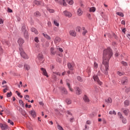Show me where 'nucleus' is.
<instances>
[{
  "mask_svg": "<svg viewBox=\"0 0 130 130\" xmlns=\"http://www.w3.org/2000/svg\"><path fill=\"white\" fill-rule=\"evenodd\" d=\"M117 75H118L119 76H123V72H120V71H118V72H117Z\"/></svg>",
  "mask_w": 130,
  "mask_h": 130,
  "instance_id": "nucleus-39",
  "label": "nucleus"
},
{
  "mask_svg": "<svg viewBox=\"0 0 130 130\" xmlns=\"http://www.w3.org/2000/svg\"><path fill=\"white\" fill-rule=\"evenodd\" d=\"M24 69H25V70H26V71H29V70H30V66L25 64L24 66Z\"/></svg>",
  "mask_w": 130,
  "mask_h": 130,
  "instance_id": "nucleus-22",
  "label": "nucleus"
},
{
  "mask_svg": "<svg viewBox=\"0 0 130 130\" xmlns=\"http://www.w3.org/2000/svg\"><path fill=\"white\" fill-rule=\"evenodd\" d=\"M122 122H123V123H126V119L123 118V119L122 120Z\"/></svg>",
  "mask_w": 130,
  "mask_h": 130,
  "instance_id": "nucleus-53",
  "label": "nucleus"
},
{
  "mask_svg": "<svg viewBox=\"0 0 130 130\" xmlns=\"http://www.w3.org/2000/svg\"><path fill=\"white\" fill-rule=\"evenodd\" d=\"M29 113L33 117H35V116H36V112L34 110L29 111Z\"/></svg>",
  "mask_w": 130,
  "mask_h": 130,
  "instance_id": "nucleus-17",
  "label": "nucleus"
},
{
  "mask_svg": "<svg viewBox=\"0 0 130 130\" xmlns=\"http://www.w3.org/2000/svg\"><path fill=\"white\" fill-rule=\"evenodd\" d=\"M82 30H83L82 32V35H83V36H85V35H86V34L88 33V30H86V28L84 27H82Z\"/></svg>",
  "mask_w": 130,
  "mask_h": 130,
  "instance_id": "nucleus-19",
  "label": "nucleus"
},
{
  "mask_svg": "<svg viewBox=\"0 0 130 130\" xmlns=\"http://www.w3.org/2000/svg\"><path fill=\"white\" fill-rule=\"evenodd\" d=\"M86 124H91V121H90L89 120H87L86 121Z\"/></svg>",
  "mask_w": 130,
  "mask_h": 130,
  "instance_id": "nucleus-58",
  "label": "nucleus"
},
{
  "mask_svg": "<svg viewBox=\"0 0 130 130\" xmlns=\"http://www.w3.org/2000/svg\"><path fill=\"white\" fill-rule=\"evenodd\" d=\"M124 104L125 106H129V101L128 100H126L124 102Z\"/></svg>",
  "mask_w": 130,
  "mask_h": 130,
  "instance_id": "nucleus-27",
  "label": "nucleus"
},
{
  "mask_svg": "<svg viewBox=\"0 0 130 130\" xmlns=\"http://www.w3.org/2000/svg\"><path fill=\"white\" fill-rule=\"evenodd\" d=\"M42 34H43V36H44L45 37V38H46L47 39H48V40H50L51 38L49 36H48L47 34H45L44 33H43Z\"/></svg>",
  "mask_w": 130,
  "mask_h": 130,
  "instance_id": "nucleus-25",
  "label": "nucleus"
},
{
  "mask_svg": "<svg viewBox=\"0 0 130 130\" xmlns=\"http://www.w3.org/2000/svg\"><path fill=\"white\" fill-rule=\"evenodd\" d=\"M61 93H62V94H64L65 95H67V94H68V90H67L66 88L61 87Z\"/></svg>",
  "mask_w": 130,
  "mask_h": 130,
  "instance_id": "nucleus-15",
  "label": "nucleus"
},
{
  "mask_svg": "<svg viewBox=\"0 0 130 130\" xmlns=\"http://www.w3.org/2000/svg\"><path fill=\"white\" fill-rule=\"evenodd\" d=\"M57 128H58L59 130H63V128H62V127L60 126V125H59L58 123H57Z\"/></svg>",
  "mask_w": 130,
  "mask_h": 130,
  "instance_id": "nucleus-32",
  "label": "nucleus"
},
{
  "mask_svg": "<svg viewBox=\"0 0 130 130\" xmlns=\"http://www.w3.org/2000/svg\"><path fill=\"white\" fill-rule=\"evenodd\" d=\"M109 114H114V115H116V112L115 111H110L109 112Z\"/></svg>",
  "mask_w": 130,
  "mask_h": 130,
  "instance_id": "nucleus-36",
  "label": "nucleus"
},
{
  "mask_svg": "<svg viewBox=\"0 0 130 130\" xmlns=\"http://www.w3.org/2000/svg\"><path fill=\"white\" fill-rule=\"evenodd\" d=\"M55 2L64 7H67V3H66V2L68 3L69 5H70V6H72V5L74 4V1H73V0H55Z\"/></svg>",
  "mask_w": 130,
  "mask_h": 130,
  "instance_id": "nucleus-2",
  "label": "nucleus"
},
{
  "mask_svg": "<svg viewBox=\"0 0 130 130\" xmlns=\"http://www.w3.org/2000/svg\"><path fill=\"white\" fill-rule=\"evenodd\" d=\"M121 23L122 25H125V21L124 20H122Z\"/></svg>",
  "mask_w": 130,
  "mask_h": 130,
  "instance_id": "nucleus-57",
  "label": "nucleus"
},
{
  "mask_svg": "<svg viewBox=\"0 0 130 130\" xmlns=\"http://www.w3.org/2000/svg\"><path fill=\"white\" fill-rule=\"evenodd\" d=\"M77 80H78V81H79V82H83V79L80 76L77 77Z\"/></svg>",
  "mask_w": 130,
  "mask_h": 130,
  "instance_id": "nucleus-40",
  "label": "nucleus"
},
{
  "mask_svg": "<svg viewBox=\"0 0 130 130\" xmlns=\"http://www.w3.org/2000/svg\"><path fill=\"white\" fill-rule=\"evenodd\" d=\"M4 23V21H3V19H0V24H3Z\"/></svg>",
  "mask_w": 130,
  "mask_h": 130,
  "instance_id": "nucleus-61",
  "label": "nucleus"
},
{
  "mask_svg": "<svg viewBox=\"0 0 130 130\" xmlns=\"http://www.w3.org/2000/svg\"><path fill=\"white\" fill-rule=\"evenodd\" d=\"M54 24L55 26H56L57 27L59 26V23H58V22H57V20H54Z\"/></svg>",
  "mask_w": 130,
  "mask_h": 130,
  "instance_id": "nucleus-33",
  "label": "nucleus"
},
{
  "mask_svg": "<svg viewBox=\"0 0 130 130\" xmlns=\"http://www.w3.org/2000/svg\"><path fill=\"white\" fill-rule=\"evenodd\" d=\"M128 112H129V110H128V109H126L123 111V113H124L125 115H127L128 114Z\"/></svg>",
  "mask_w": 130,
  "mask_h": 130,
  "instance_id": "nucleus-35",
  "label": "nucleus"
},
{
  "mask_svg": "<svg viewBox=\"0 0 130 130\" xmlns=\"http://www.w3.org/2000/svg\"><path fill=\"white\" fill-rule=\"evenodd\" d=\"M87 72L89 73H91V68L90 67H88L87 69Z\"/></svg>",
  "mask_w": 130,
  "mask_h": 130,
  "instance_id": "nucleus-47",
  "label": "nucleus"
},
{
  "mask_svg": "<svg viewBox=\"0 0 130 130\" xmlns=\"http://www.w3.org/2000/svg\"><path fill=\"white\" fill-rule=\"evenodd\" d=\"M118 115L120 117V118H122V115H121V113L118 112Z\"/></svg>",
  "mask_w": 130,
  "mask_h": 130,
  "instance_id": "nucleus-49",
  "label": "nucleus"
},
{
  "mask_svg": "<svg viewBox=\"0 0 130 130\" xmlns=\"http://www.w3.org/2000/svg\"><path fill=\"white\" fill-rule=\"evenodd\" d=\"M106 102H107V103H112V99L111 98H109L108 99L106 100Z\"/></svg>",
  "mask_w": 130,
  "mask_h": 130,
  "instance_id": "nucleus-26",
  "label": "nucleus"
},
{
  "mask_svg": "<svg viewBox=\"0 0 130 130\" xmlns=\"http://www.w3.org/2000/svg\"><path fill=\"white\" fill-rule=\"evenodd\" d=\"M96 11V8L94 7L89 8V12L94 13Z\"/></svg>",
  "mask_w": 130,
  "mask_h": 130,
  "instance_id": "nucleus-23",
  "label": "nucleus"
},
{
  "mask_svg": "<svg viewBox=\"0 0 130 130\" xmlns=\"http://www.w3.org/2000/svg\"><path fill=\"white\" fill-rule=\"evenodd\" d=\"M34 15L36 17H40V16H41V14L40 13V12L38 11H37L36 12H35Z\"/></svg>",
  "mask_w": 130,
  "mask_h": 130,
  "instance_id": "nucleus-28",
  "label": "nucleus"
},
{
  "mask_svg": "<svg viewBox=\"0 0 130 130\" xmlns=\"http://www.w3.org/2000/svg\"><path fill=\"white\" fill-rule=\"evenodd\" d=\"M57 50H59L60 52H62L63 50H62V48H57Z\"/></svg>",
  "mask_w": 130,
  "mask_h": 130,
  "instance_id": "nucleus-48",
  "label": "nucleus"
},
{
  "mask_svg": "<svg viewBox=\"0 0 130 130\" xmlns=\"http://www.w3.org/2000/svg\"><path fill=\"white\" fill-rule=\"evenodd\" d=\"M7 96V97H11L12 96V92H8Z\"/></svg>",
  "mask_w": 130,
  "mask_h": 130,
  "instance_id": "nucleus-45",
  "label": "nucleus"
},
{
  "mask_svg": "<svg viewBox=\"0 0 130 130\" xmlns=\"http://www.w3.org/2000/svg\"><path fill=\"white\" fill-rule=\"evenodd\" d=\"M19 102L20 104H23V101H22V100H19Z\"/></svg>",
  "mask_w": 130,
  "mask_h": 130,
  "instance_id": "nucleus-64",
  "label": "nucleus"
},
{
  "mask_svg": "<svg viewBox=\"0 0 130 130\" xmlns=\"http://www.w3.org/2000/svg\"><path fill=\"white\" fill-rule=\"evenodd\" d=\"M21 30L22 31V32H26V31H27V29H26V26L25 25L22 26L21 28Z\"/></svg>",
  "mask_w": 130,
  "mask_h": 130,
  "instance_id": "nucleus-30",
  "label": "nucleus"
},
{
  "mask_svg": "<svg viewBox=\"0 0 130 130\" xmlns=\"http://www.w3.org/2000/svg\"><path fill=\"white\" fill-rule=\"evenodd\" d=\"M61 41V40L60 39V38L56 37L54 40V42L56 44L59 43Z\"/></svg>",
  "mask_w": 130,
  "mask_h": 130,
  "instance_id": "nucleus-18",
  "label": "nucleus"
},
{
  "mask_svg": "<svg viewBox=\"0 0 130 130\" xmlns=\"http://www.w3.org/2000/svg\"><path fill=\"white\" fill-rule=\"evenodd\" d=\"M47 10L49 12V13H54V10L53 9H50L49 8H48Z\"/></svg>",
  "mask_w": 130,
  "mask_h": 130,
  "instance_id": "nucleus-41",
  "label": "nucleus"
},
{
  "mask_svg": "<svg viewBox=\"0 0 130 130\" xmlns=\"http://www.w3.org/2000/svg\"><path fill=\"white\" fill-rule=\"evenodd\" d=\"M35 42H37V43H38V42H39V39L38 38V37H36L35 38Z\"/></svg>",
  "mask_w": 130,
  "mask_h": 130,
  "instance_id": "nucleus-43",
  "label": "nucleus"
},
{
  "mask_svg": "<svg viewBox=\"0 0 130 130\" xmlns=\"http://www.w3.org/2000/svg\"><path fill=\"white\" fill-rule=\"evenodd\" d=\"M23 33L25 38H28L29 37V34H28L27 30L24 31Z\"/></svg>",
  "mask_w": 130,
  "mask_h": 130,
  "instance_id": "nucleus-20",
  "label": "nucleus"
},
{
  "mask_svg": "<svg viewBox=\"0 0 130 130\" xmlns=\"http://www.w3.org/2000/svg\"><path fill=\"white\" fill-rule=\"evenodd\" d=\"M0 127L2 130H7L9 128V126L6 124L0 123Z\"/></svg>",
  "mask_w": 130,
  "mask_h": 130,
  "instance_id": "nucleus-7",
  "label": "nucleus"
},
{
  "mask_svg": "<svg viewBox=\"0 0 130 130\" xmlns=\"http://www.w3.org/2000/svg\"><path fill=\"white\" fill-rule=\"evenodd\" d=\"M52 78L53 79H56V74L55 73H53Z\"/></svg>",
  "mask_w": 130,
  "mask_h": 130,
  "instance_id": "nucleus-46",
  "label": "nucleus"
},
{
  "mask_svg": "<svg viewBox=\"0 0 130 130\" xmlns=\"http://www.w3.org/2000/svg\"><path fill=\"white\" fill-rule=\"evenodd\" d=\"M74 120H75V119L73 118V117H71L70 119V121L71 122H73L74 121Z\"/></svg>",
  "mask_w": 130,
  "mask_h": 130,
  "instance_id": "nucleus-50",
  "label": "nucleus"
},
{
  "mask_svg": "<svg viewBox=\"0 0 130 130\" xmlns=\"http://www.w3.org/2000/svg\"><path fill=\"white\" fill-rule=\"evenodd\" d=\"M66 103L68 105L72 104V101L71 100L68 99L66 100Z\"/></svg>",
  "mask_w": 130,
  "mask_h": 130,
  "instance_id": "nucleus-38",
  "label": "nucleus"
},
{
  "mask_svg": "<svg viewBox=\"0 0 130 130\" xmlns=\"http://www.w3.org/2000/svg\"><path fill=\"white\" fill-rule=\"evenodd\" d=\"M24 41L23 39L20 38L18 40V43L19 45V46H22L23 45V43H24Z\"/></svg>",
  "mask_w": 130,
  "mask_h": 130,
  "instance_id": "nucleus-11",
  "label": "nucleus"
},
{
  "mask_svg": "<svg viewBox=\"0 0 130 130\" xmlns=\"http://www.w3.org/2000/svg\"><path fill=\"white\" fill-rule=\"evenodd\" d=\"M41 71L43 72V74L44 76H45L47 77V78H48V74H47V72H46V70H45V69L42 68H41Z\"/></svg>",
  "mask_w": 130,
  "mask_h": 130,
  "instance_id": "nucleus-8",
  "label": "nucleus"
},
{
  "mask_svg": "<svg viewBox=\"0 0 130 130\" xmlns=\"http://www.w3.org/2000/svg\"><path fill=\"white\" fill-rule=\"evenodd\" d=\"M68 69H69L71 71H73L74 70V65L71 63H68Z\"/></svg>",
  "mask_w": 130,
  "mask_h": 130,
  "instance_id": "nucleus-16",
  "label": "nucleus"
},
{
  "mask_svg": "<svg viewBox=\"0 0 130 130\" xmlns=\"http://www.w3.org/2000/svg\"><path fill=\"white\" fill-rule=\"evenodd\" d=\"M19 51L20 52V55H21L22 57H23V58H24V59H28V58H29V56L26 54V53H25L23 50V48H19Z\"/></svg>",
  "mask_w": 130,
  "mask_h": 130,
  "instance_id": "nucleus-3",
  "label": "nucleus"
},
{
  "mask_svg": "<svg viewBox=\"0 0 130 130\" xmlns=\"http://www.w3.org/2000/svg\"><path fill=\"white\" fill-rule=\"evenodd\" d=\"M93 78L94 81H95V82H97L99 85H100L101 86V85H102V82L100 81V80H99V78H98V76L97 75H94L93 77Z\"/></svg>",
  "mask_w": 130,
  "mask_h": 130,
  "instance_id": "nucleus-5",
  "label": "nucleus"
},
{
  "mask_svg": "<svg viewBox=\"0 0 130 130\" xmlns=\"http://www.w3.org/2000/svg\"><path fill=\"white\" fill-rule=\"evenodd\" d=\"M47 25H48V27H51V22L48 21V23H47Z\"/></svg>",
  "mask_w": 130,
  "mask_h": 130,
  "instance_id": "nucleus-55",
  "label": "nucleus"
},
{
  "mask_svg": "<svg viewBox=\"0 0 130 130\" xmlns=\"http://www.w3.org/2000/svg\"><path fill=\"white\" fill-rule=\"evenodd\" d=\"M121 63L122 64H123V66H124L125 67H126V66H127V63H126V62L122 61Z\"/></svg>",
  "mask_w": 130,
  "mask_h": 130,
  "instance_id": "nucleus-44",
  "label": "nucleus"
},
{
  "mask_svg": "<svg viewBox=\"0 0 130 130\" xmlns=\"http://www.w3.org/2000/svg\"><path fill=\"white\" fill-rule=\"evenodd\" d=\"M30 31L31 32H33L34 33H35V34H36L37 35H38V30H37V29L34 27H31L30 28Z\"/></svg>",
  "mask_w": 130,
  "mask_h": 130,
  "instance_id": "nucleus-14",
  "label": "nucleus"
},
{
  "mask_svg": "<svg viewBox=\"0 0 130 130\" xmlns=\"http://www.w3.org/2000/svg\"><path fill=\"white\" fill-rule=\"evenodd\" d=\"M76 89V94H77V95H80V94L82 93V91L79 87H77Z\"/></svg>",
  "mask_w": 130,
  "mask_h": 130,
  "instance_id": "nucleus-21",
  "label": "nucleus"
},
{
  "mask_svg": "<svg viewBox=\"0 0 130 130\" xmlns=\"http://www.w3.org/2000/svg\"><path fill=\"white\" fill-rule=\"evenodd\" d=\"M8 13H13V10L10 8H8Z\"/></svg>",
  "mask_w": 130,
  "mask_h": 130,
  "instance_id": "nucleus-51",
  "label": "nucleus"
},
{
  "mask_svg": "<svg viewBox=\"0 0 130 130\" xmlns=\"http://www.w3.org/2000/svg\"><path fill=\"white\" fill-rule=\"evenodd\" d=\"M113 54V53H112V50L109 47L104 50L103 56V64L105 65L106 71L105 72V74L106 75H107V74H108V71L109 68V59H110V57L112 56Z\"/></svg>",
  "mask_w": 130,
  "mask_h": 130,
  "instance_id": "nucleus-1",
  "label": "nucleus"
},
{
  "mask_svg": "<svg viewBox=\"0 0 130 130\" xmlns=\"http://www.w3.org/2000/svg\"><path fill=\"white\" fill-rule=\"evenodd\" d=\"M127 77H123L122 79V80H121V83L123 85H124V84H126V83H127Z\"/></svg>",
  "mask_w": 130,
  "mask_h": 130,
  "instance_id": "nucleus-13",
  "label": "nucleus"
},
{
  "mask_svg": "<svg viewBox=\"0 0 130 130\" xmlns=\"http://www.w3.org/2000/svg\"><path fill=\"white\" fill-rule=\"evenodd\" d=\"M70 35L71 36H73V37H76L77 34L76 33V31L75 30H70L69 31Z\"/></svg>",
  "mask_w": 130,
  "mask_h": 130,
  "instance_id": "nucleus-12",
  "label": "nucleus"
},
{
  "mask_svg": "<svg viewBox=\"0 0 130 130\" xmlns=\"http://www.w3.org/2000/svg\"><path fill=\"white\" fill-rule=\"evenodd\" d=\"M67 114H68L69 115H70V116H72V113H71L70 112L67 111Z\"/></svg>",
  "mask_w": 130,
  "mask_h": 130,
  "instance_id": "nucleus-63",
  "label": "nucleus"
},
{
  "mask_svg": "<svg viewBox=\"0 0 130 130\" xmlns=\"http://www.w3.org/2000/svg\"><path fill=\"white\" fill-rule=\"evenodd\" d=\"M116 14L118 15V16H120V17H124V15L122 12H117Z\"/></svg>",
  "mask_w": 130,
  "mask_h": 130,
  "instance_id": "nucleus-34",
  "label": "nucleus"
},
{
  "mask_svg": "<svg viewBox=\"0 0 130 130\" xmlns=\"http://www.w3.org/2000/svg\"><path fill=\"white\" fill-rule=\"evenodd\" d=\"M34 4L35 5H36L37 6H39L40 5H41V2H40V1H35L34 2Z\"/></svg>",
  "mask_w": 130,
  "mask_h": 130,
  "instance_id": "nucleus-29",
  "label": "nucleus"
},
{
  "mask_svg": "<svg viewBox=\"0 0 130 130\" xmlns=\"http://www.w3.org/2000/svg\"><path fill=\"white\" fill-rule=\"evenodd\" d=\"M77 14L79 17L83 15V11H82V9L81 8H78L77 11Z\"/></svg>",
  "mask_w": 130,
  "mask_h": 130,
  "instance_id": "nucleus-10",
  "label": "nucleus"
},
{
  "mask_svg": "<svg viewBox=\"0 0 130 130\" xmlns=\"http://www.w3.org/2000/svg\"><path fill=\"white\" fill-rule=\"evenodd\" d=\"M51 54H52L53 55H54L55 54L56 52H54V51H51Z\"/></svg>",
  "mask_w": 130,
  "mask_h": 130,
  "instance_id": "nucleus-59",
  "label": "nucleus"
},
{
  "mask_svg": "<svg viewBox=\"0 0 130 130\" xmlns=\"http://www.w3.org/2000/svg\"><path fill=\"white\" fill-rule=\"evenodd\" d=\"M63 14L66 17H68V18H71L72 16H73V14L72 13L68 11H65L63 12Z\"/></svg>",
  "mask_w": 130,
  "mask_h": 130,
  "instance_id": "nucleus-6",
  "label": "nucleus"
},
{
  "mask_svg": "<svg viewBox=\"0 0 130 130\" xmlns=\"http://www.w3.org/2000/svg\"><path fill=\"white\" fill-rule=\"evenodd\" d=\"M94 70H97L98 69V63L94 62L93 65Z\"/></svg>",
  "mask_w": 130,
  "mask_h": 130,
  "instance_id": "nucleus-31",
  "label": "nucleus"
},
{
  "mask_svg": "<svg viewBox=\"0 0 130 130\" xmlns=\"http://www.w3.org/2000/svg\"><path fill=\"white\" fill-rule=\"evenodd\" d=\"M7 90H9V87L8 86H6V88L3 90L4 93H6Z\"/></svg>",
  "mask_w": 130,
  "mask_h": 130,
  "instance_id": "nucleus-42",
  "label": "nucleus"
},
{
  "mask_svg": "<svg viewBox=\"0 0 130 130\" xmlns=\"http://www.w3.org/2000/svg\"><path fill=\"white\" fill-rule=\"evenodd\" d=\"M77 31H78V32H80L81 31V27H77Z\"/></svg>",
  "mask_w": 130,
  "mask_h": 130,
  "instance_id": "nucleus-62",
  "label": "nucleus"
},
{
  "mask_svg": "<svg viewBox=\"0 0 130 130\" xmlns=\"http://www.w3.org/2000/svg\"><path fill=\"white\" fill-rule=\"evenodd\" d=\"M29 95H26L25 96H24V98H25V99H26V100H28V99H29Z\"/></svg>",
  "mask_w": 130,
  "mask_h": 130,
  "instance_id": "nucleus-52",
  "label": "nucleus"
},
{
  "mask_svg": "<svg viewBox=\"0 0 130 130\" xmlns=\"http://www.w3.org/2000/svg\"><path fill=\"white\" fill-rule=\"evenodd\" d=\"M8 123L11 124V125H14V122L12 121V120H11L10 119L8 120Z\"/></svg>",
  "mask_w": 130,
  "mask_h": 130,
  "instance_id": "nucleus-37",
  "label": "nucleus"
},
{
  "mask_svg": "<svg viewBox=\"0 0 130 130\" xmlns=\"http://www.w3.org/2000/svg\"><path fill=\"white\" fill-rule=\"evenodd\" d=\"M66 85L68 86L69 90L71 92H73L74 89L72 88V86H71V81L69 79L66 80Z\"/></svg>",
  "mask_w": 130,
  "mask_h": 130,
  "instance_id": "nucleus-4",
  "label": "nucleus"
},
{
  "mask_svg": "<svg viewBox=\"0 0 130 130\" xmlns=\"http://www.w3.org/2000/svg\"><path fill=\"white\" fill-rule=\"evenodd\" d=\"M16 94L18 95V96H20L21 95V93L19 92L18 91H16Z\"/></svg>",
  "mask_w": 130,
  "mask_h": 130,
  "instance_id": "nucleus-56",
  "label": "nucleus"
},
{
  "mask_svg": "<svg viewBox=\"0 0 130 130\" xmlns=\"http://www.w3.org/2000/svg\"><path fill=\"white\" fill-rule=\"evenodd\" d=\"M125 91L126 92V93H128V92H130V87L128 88H127L125 89Z\"/></svg>",
  "mask_w": 130,
  "mask_h": 130,
  "instance_id": "nucleus-54",
  "label": "nucleus"
},
{
  "mask_svg": "<svg viewBox=\"0 0 130 130\" xmlns=\"http://www.w3.org/2000/svg\"><path fill=\"white\" fill-rule=\"evenodd\" d=\"M38 58L40 61L43 62V55H42V53H41L38 54Z\"/></svg>",
  "mask_w": 130,
  "mask_h": 130,
  "instance_id": "nucleus-9",
  "label": "nucleus"
},
{
  "mask_svg": "<svg viewBox=\"0 0 130 130\" xmlns=\"http://www.w3.org/2000/svg\"><path fill=\"white\" fill-rule=\"evenodd\" d=\"M83 100L85 101V102H86V103L89 102V99L88 98V96L86 95L84 96Z\"/></svg>",
  "mask_w": 130,
  "mask_h": 130,
  "instance_id": "nucleus-24",
  "label": "nucleus"
},
{
  "mask_svg": "<svg viewBox=\"0 0 130 130\" xmlns=\"http://www.w3.org/2000/svg\"><path fill=\"white\" fill-rule=\"evenodd\" d=\"M55 74L57 75V76H60V73H59V72H55Z\"/></svg>",
  "mask_w": 130,
  "mask_h": 130,
  "instance_id": "nucleus-60",
  "label": "nucleus"
}]
</instances>
